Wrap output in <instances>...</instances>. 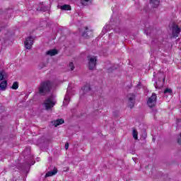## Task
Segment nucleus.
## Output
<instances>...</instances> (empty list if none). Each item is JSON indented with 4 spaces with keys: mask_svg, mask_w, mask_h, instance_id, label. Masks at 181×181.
<instances>
[{
    "mask_svg": "<svg viewBox=\"0 0 181 181\" xmlns=\"http://www.w3.org/2000/svg\"><path fill=\"white\" fill-rule=\"evenodd\" d=\"M53 88V82L47 80L41 82L38 88V93L40 95H46V94L50 93Z\"/></svg>",
    "mask_w": 181,
    "mask_h": 181,
    "instance_id": "nucleus-1",
    "label": "nucleus"
},
{
    "mask_svg": "<svg viewBox=\"0 0 181 181\" xmlns=\"http://www.w3.org/2000/svg\"><path fill=\"white\" fill-rule=\"evenodd\" d=\"M44 105L45 110L49 111V110H52L56 105V101L52 100V97H49L44 101Z\"/></svg>",
    "mask_w": 181,
    "mask_h": 181,
    "instance_id": "nucleus-2",
    "label": "nucleus"
},
{
    "mask_svg": "<svg viewBox=\"0 0 181 181\" xmlns=\"http://www.w3.org/2000/svg\"><path fill=\"white\" fill-rule=\"evenodd\" d=\"M88 67L89 70H94L95 69V66H97V57L93 56L90 57L88 56Z\"/></svg>",
    "mask_w": 181,
    "mask_h": 181,
    "instance_id": "nucleus-3",
    "label": "nucleus"
},
{
    "mask_svg": "<svg viewBox=\"0 0 181 181\" xmlns=\"http://www.w3.org/2000/svg\"><path fill=\"white\" fill-rule=\"evenodd\" d=\"M158 96L156 93H152L151 96L148 98L147 100V105L149 108H153L156 106V101H157Z\"/></svg>",
    "mask_w": 181,
    "mask_h": 181,
    "instance_id": "nucleus-4",
    "label": "nucleus"
},
{
    "mask_svg": "<svg viewBox=\"0 0 181 181\" xmlns=\"http://www.w3.org/2000/svg\"><path fill=\"white\" fill-rule=\"evenodd\" d=\"M34 42L33 37L31 36L25 38V40L24 41L25 48L27 49V50H30V49H32V46H33Z\"/></svg>",
    "mask_w": 181,
    "mask_h": 181,
    "instance_id": "nucleus-5",
    "label": "nucleus"
},
{
    "mask_svg": "<svg viewBox=\"0 0 181 181\" xmlns=\"http://www.w3.org/2000/svg\"><path fill=\"white\" fill-rule=\"evenodd\" d=\"M181 28L179 25H176L175 23L173 24L172 31H173V37H178L179 33H180Z\"/></svg>",
    "mask_w": 181,
    "mask_h": 181,
    "instance_id": "nucleus-6",
    "label": "nucleus"
},
{
    "mask_svg": "<svg viewBox=\"0 0 181 181\" xmlns=\"http://www.w3.org/2000/svg\"><path fill=\"white\" fill-rule=\"evenodd\" d=\"M128 98H129V107L130 108H134V105H135V95L132 93V94H129L127 95Z\"/></svg>",
    "mask_w": 181,
    "mask_h": 181,
    "instance_id": "nucleus-7",
    "label": "nucleus"
},
{
    "mask_svg": "<svg viewBox=\"0 0 181 181\" xmlns=\"http://www.w3.org/2000/svg\"><path fill=\"white\" fill-rule=\"evenodd\" d=\"M86 31L83 33L82 36L85 39H88V37L93 36V30H88V27H85Z\"/></svg>",
    "mask_w": 181,
    "mask_h": 181,
    "instance_id": "nucleus-8",
    "label": "nucleus"
},
{
    "mask_svg": "<svg viewBox=\"0 0 181 181\" xmlns=\"http://www.w3.org/2000/svg\"><path fill=\"white\" fill-rule=\"evenodd\" d=\"M57 172H59V170H57V168H54L52 171H48V172L45 174V177H52V176H54L55 175L57 174Z\"/></svg>",
    "mask_w": 181,
    "mask_h": 181,
    "instance_id": "nucleus-9",
    "label": "nucleus"
},
{
    "mask_svg": "<svg viewBox=\"0 0 181 181\" xmlns=\"http://www.w3.org/2000/svg\"><path fill=\"white\" fill-rule=\"evenodd\" d=\"M52 124L56 127H59V125H62V124H64V119H57L56 120H53L52 122Z\"/></svg>",
    "mask_w": 181,
    "mask_h": 181,
    "instance_id": "nucleus-10",
    "label": "nucleus"
},
{
    "mask_svg": "<svg viewBox=\"0 0 181 181\" xmlns=\"http://www.w3.org/2000/svg\"><path fill=\"white\" fill-rule=\"evenodd\" d=\"M8 87V81L4 80L0 83V91H5Z\"/></svg>",
    "mask_w": 181,
    "mask_h": 181,
    "instance_id": "nucleus-11",
    "label": "nucleus"
},
{
    "mask_svg": "<svg viewBox=\"0 0 181 181\" xmlns=\"http://www.w3.org/2000/svg\"><path fill=\"white\" fill-rule=\"evenodd\" d=\"M57 53H59V52L57 51V49H50L47 51L46 54L47 56H56V54H57Z\"/></svg>",
    "mask_w": 181,
    "mask_h": 181,
    "instance_id": "nucleus-12",
    "label": "nucleus"
},
{
    "mask_svg": "<svg viewBox=\"0 0 181 181\" xmlns=\"http://www.w3.org/2000/svg\"><path fill=\"white\" fill-rule=\"evenodd\" d=\"M160 2V1L159 0H151L150 4L153 5V8H158V6H159Z\"/></svg>",
    "mask_w": 181,
    "mask_h": 181,
    "instance_id": "nucleus-13",
    "label": "nucleus"
},
{
    "mask_svg": "<svg viewBox=\"0 0 181 181\" xmlns=\"http://www.w3.org/2000/svg\"><path fill=\"white\" fill-rule=\"evenodd\" d=\"M62 11H71V6L69 4H64L61 6Z\"/></svg>",
    "mask_w": 181,
    "mask_h": 181,
    "instance_id": "nucleus-14",
    "label": "nucleus"
},
{
    "mask_svg": "<svg viewBox=\"0 0 181 181\" xmlns=\"http://www.w3.org/2000/svg\"><path fill=\"white\" fill-rule=\"evenodd\" d=\"M82 90L84 93H87V91H90V90H91V87H90V84L87 83L83 88H82Z\"/></svg>",
    "mask_w": 181,
    "mask_h": 181,
    "instance_id": "nucleus-15",
    "label": "nucleus"
},
{
    "mask_svg": "<svg viewBox=\"0 0 181 181\" xmlns=\"http://www.w3.org/2000/svg\"><path fill=\"white\" fill-rule=\"evenodd\" d=\"M12 90H18L19 88V83L18 81H16L13 83L11 86Z\"/></svg>",
    "mask_w": 181,
    "mask_h": 181,
    "instance_id": "nucleus-16",
    "label": "nucleus"
},
{
    "mask_svg": "<svg viewBox=\"0 0 181 181\" xmlns=\"http://www.w3.org/2000/svg\"><path fill=\"white\" fill-rule=\"evenodd\" d=\"M5 79V72L0 71V81H2Z\"/></svg>",
    "mask_w": 181,
    "mask_h": 181,
    "instance_id": "nucleus-17",
    "label": "nucleus"
},
{
    "mask_svg": "<svg viewBox=\"0 0 181 181\" xmlns=\"http://www.w3.org/2000/svg\"><path fill=\"white\" fill-rule=\"evenodd\" d=\"M133 138L138 139V132L135 129L133 130Z\"/></svg>",
    "mask_w": 181,
    "mask_h": 181,
    "instance_id": "nucleus-18",
    "label": "nucleus"
},
{
    "mask_svg": "<svg viewBox=\"0 0 181 181\" xmlns=\"http://www.w3.org/2000/svg\"><path fill=\"white\" fill-rule=\"evenodd\" d=\"M168 93H169V94H172V89H170V88H165V90H164V94H168Z\"/></svg>",
    "mask_w": 181,
    "mask_h": 181,
    "instance_id": "nucleus-19",
    "label": "nucleus"
},
{
    "mask_svg": "<svg viewBox=\"0 0 181 181\" xmlns=\"http://www.w3.org/2000/svg\"><path fill=\"white\" fill-rule=\"evenodd\" d=\"M82 5H87V2H91V0H81Z\"/></svg>",
    "mask_w": 181,
    "mask_h": 181,
    "instance_id": "nucleus-20",
    "label": "nucleus"
},
{
    "mask_svg": "<svg viewBox=\"0 0 181 181\" xmlns=\"http://www.w3.org/2000/svg\"><path fill=\"white\" fill-rule=\"evenodd\" d=\"M69 67L71 68V71L74 70V64H73V62L69 63Z\"/></svg>",
    "mask_w": 181,
    "mask_h": 181,
    "instance_id": "nucleus-21",
    "label": "nucleus"
},
{
    "mask_svg": "<svg viewBox=\"0 0 181 181\" xmlns=\"http://www.w3.org/2000/svg\"><path fill=\"white\" fill-rule=\"evenodd\" d=\"M177 144L181 146V133L177 139Z\"/></svg>",
    "mask_w": 181,
    "mask_h": 181,
    "instance_id": "nucleus-22",
    "label": "nucleus"
},
{
    "mask_svg": "<svg viewBox=\"0 0 181 181\" xmlns=\"http://www.w3.org/2000/svg\"><path fill=\"white\" fill-rule=\"evenodd\" d=\"M41 11H43V12H46V11H47V7H44L41 8Z\"/></svg>",
    "mask_w": 181,
    "mask_h": 181,
    "instance_id": "nucleus-23",
    "label": "nucleus"
},
{
    "mask_svg": "<svg viewBox=\"0 0 181 181\" xmlns=\"http://www.w3.org/2000/svg\"><path fill=\"white\" fill-rule=\"evenodd\" d=\"M65 149L66 150L69 149V143L65 144Z\"/></svg>",
    "mask_w": 181,
    "mask_h": 181,
    "instance_id": "nucleus-24",
    "label": "nucleus"
},
{
    "mask_svg": "<svg viewBox=\"0 0 181 181\" xmlns=\"http://www.w3.org/2000/svg\"><path fill=\"white\" fill-rule=\"evenodd\" d=\"M46 66V64H44L43 66H41L40 69H43V67Z\"/></svg>",
    "mask_w": 181,
    "mask_h": 181,
    "instance_id": "nucleus-25",
    "label": "nucleus"
},
{
    "mask_svg": "<svg viewBox=\"0 0 181 181\" xmlns=\"http://www.w3.org/2000/svg\"><path fill=\"white\" fill-rule=\"evenodd\" d=\"M64 100H67V96H66V97L64 98Z\"/></svg>",
    "mask_w": 181,
    "mask_h": 181,
    "instance_id": "nucleus-26",
    "label": "nucleus"
},
{
    "mask_svg": "<svg viewBox=\"0 0 181 181\" xmlns=\"http://www.w3.org/2000/svg\"><path fill=\"white\" fill-rule=\"evenodd\" d=\"M153 142H155V139L154 138H153Z\"/></svg>",
    "mask_w": 181,
    "mask_h": 181,
    "instance_id": "nucleus-27",
    "label": "nucleus"
},
{
    "mask_svg": "<svg viewBox=\"0 0 181 181\" xmlns=\"http://www.w3.org/2000/svg\"><path fill=\"white\" fill-rule=\"evenodd\" d=\"M163 81L165 82V78L163 79Z\"/></svg>",
    "mask_w": 181,
    "mask_h": 181,
    "instance_id": "nucleus-28",
    "label": "nucleus"
},
{
    "mask_svg": "<svg viewBox=\"0 0 181 181\" xmlns=\"http://www.w3.org/2000/svg\"><path fill=\"white\" fill-rule=\"evenodd\" d=\"M115 69H117V68L113 69V70H115Z\"/></svg>",
    "mask_w": 181,
    "mask_h": 181,
    "instance_id": "nucleus-29",
    "label": "nucleus"
}]
</instances>
